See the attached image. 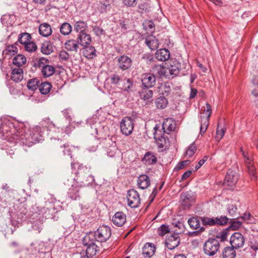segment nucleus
Returning <instances> with one entry per match:
<instances>
[{
	"label": "nucleus",
	"mask_w": 258,
	"mask_h": 258,
	"mask_svg": "<svg viewBox=\"0 0 258 258\" xmlns=\"http://www.w3.org/2000/svg\"><path fill=\"white\" fill-rule=\"evenodd\" d=\"M0 133L4 138L17 141L23 138L24 129H17L11 121L5 119L0 122Z\"/></svg>",
	"instance_id": "nucleus-1"
},
{
	"label": "nucleus",
	"mask_w": 258,
	"mask_h": 258,
	"mask_svg": "<svg viewBox=\"0 0 258 258\" xmlns=\"http://www.w3.org/2000/svg\"><path fill=\"white\" fill-rule=\"evenodd\" d=\"M42 128L39 126H36L30 128L29 132L25 133L24 130V135L23 138L20 139V140H26V144L28 146H32L33 144L43 140Z\"/></svg>",
	"instance_id": "nucleus-2"
},
{
	"label": "nucleus",
	"mask_w": 258,
	"mask_h": 258,
	"mask_svg": "<svg viewBox=\"0 0 258 258\" xmlns=\"http://www.w3.org/2000/svg\"><path fill=\"white\" fill-rule=\"evenodd\" d=\"M52 128L53 130H51L49 133L50 136V140L51 143L54 145H56V141L59 142L60 139V142L62 141L61 138L64 137V134L69 135L72 132V128L70 126H66L64 130L59 127H55L54 124L52 123Z\"/></svg>",
	"instance_id": "nucleus-3"
},
{
	"label": "nucleus",
	"mask_w": 258,
	"mask_h": 258,
	"mask_svg": "<svg viewBox=\"0 0 258 258\" xmlns=\"http://www.w3.org/2000/svg\"><path fill=\"white\" fill-rule=\"evenodd\" d=\"M220 248V243L218 239L211 238L204 244V251L206 254L212 256L217 253Z\"/></svg>",
	"instance_id": "nucleus-4"
},
{
	"label": "nucleus",
	"mask_w": 258,
	"mask_h": 258,
	"mask_svg": "<svg viewBox=\"0 0 258 258\" xmlns=\"http://www.w3.org/2000/svg\"><path fill=\"white\" fill-rule=\"evenodd\" d=\"M94 234L96 241L103 242L110 238L111 234V229L108 226L103 225L100 226Z\"/></svg>",
	"instance_id": "nucleus-5"
},
{
	"label": "nucleus",
	"mask_w": 258,
	"mask_h": 258,
	"mask_svg": "<svg viewBox=\"0 0 258 258\" xmlns=\"http://www.w3.org/2000/svg\"><path fill=\"white\" fill-rule=\"evenodd\" d=\"M206 107L204 109L203 114L205 115H201V127L200 133L202 135L204 134L209 123V118L211 114V107L208 103H207Z\"/></svg>",
	"instance_id": "nucleus-6"
},
{
	"label": "nucleus",
	"mask_w": 258,
	"mask_h": 258,
	"mask_svg": "<svg viewBox=\"0 0 258 258\" xmlns=\"http://www.w3.org/2000/svg\"><path fill=\"white\" fill-rule=\"evenodd\" d=\"M229 242L231 246L235 249H238L243 246L245 238L241 233L236 232L231 235Z\"/></svg>",
	"instance_id": "nucleus-7"
},
{
	"label": "nucleus",
	"mask_w": 258,
	"mask_h": 258,
	"mask_svg": "<svg viewBox=\"0 0 258 258\" xmlns=\"http://www.w3.org/2000/svg\"><path fill=\"white\" fill-rule=\"evenodd\" d=\"M134 120L130 117H123L120 122V130L121 133L125 136L131 135L134 130Z\"/></svg>",
	"instance_id": "nucleus-8"
},
{
	"label": "nucleus",
	"mask_w": 258,
	"mask_h": 258,
	"mask_svg": "<svg viewBox=\"0 0 258 258\" xmlns=\"http://www.w3.org/2000/svg\"><path fill=\"white\" fill-rule=\"evenodd\" d=\"M240 151L244 159V162L247 167L248 173L251 180H255L257 179L255 167L253 165L252 160L247 156V154L240 148Z\"/></svg>",
	"instance_id": "nucleus-9"
},
{
	"label": "nucleus",
	"mask_w": 258,
	"mask_h": 258,
	"mask_svg": "<svg viewBox=\"0 0 258 258\" xmlns=\"http://www.w3.org/2000/svg\"><path fill=\"white\" fill-rule=\"evenodd\" d=\"M116 61L118 68L122 71L129 70L133 64L131 58L125 54L117 57Z\"/></svg>",
	"instance_id": "nucleus-10"
},
{
	"label": "nucleus",
	"mask_w": 258,
	"mask_h": 258,
	"mask_svg": "<svg viewBox=\"0 0 258 258\" xmlns=\"http://www.w3.org/2000/svg\"><path fill=\"white\" fill-rule=\"evenodd\" d=\"M126 198L128 205L131 208H137L140 204L141 199L139 194L134 189H132L128 191Z\"/></svg>",
	"instance_id": "nucleus-11"
},
{
	"label": "nucleus",
	"mask_w": 258,
	"mask_h": 258,
	"mask_svg": "<svg viewBox=\"0 0 258 258\" xmlns=\"http://www.w3.org/2000/svg\"><path fill=\"white\" fill-rule=\"evenodd\" d=\"M33 213L31 215L32 219H46L48 218L50 215V211L47 208L36 206L33 207Z\"/></svg>",
	"instance_id": "nucleus-12"
},
{
	"label": "nucleus",
	"mask_w": 258,
	"mask_h": 258,
	"mask_svg": "<svg viewBox=\"0 0 258 258\" xmlns=\"http://www.w3.org/2000/svg\"><path fill=\"white\" fill-rule=\"evenodd\" d=\"M196 197L194 193L185 192L181 194L180 201L184 209H189L195 202Z\"/></svg>",
	"instance_id": "nucleus-13"
},
{
	"label": "nucleus",
	"mask_w": 258,
	"mask_h": 258,
	"mask_svg": "<svg viewBox=\"0 0 258 258\" xmlns=\"http://www.w3.org/2000/svg\"><path fill=\"white\" fill-rule=\"evenodd\" d=\"M180 66V63L176 60L169 62L167 67L169 78H172L179 74Z\"/></svg>",
	"instance_id": "nucleus-14"
},
{
	"label": "nucleus",
	"mask_w": 258,
	"mask_h": 258,
	"mask_svg": "<svg viewBox=\"0 0 258 258\" xmlns=\"http://www.w3.org/2000/svg\"><path fill=\"white\" fill-rule=\"evenodd\" d=\"M180 243V238L178 234L174 233L168 236L165 240L166 247L170 250L174 249Z\"/></svg>",
	"instance_id": "nucleus-15"
},
{
	"label": "nucleus",
	"mask_w": 258,
	"mask_h": 258,
	"mask_svg": "<svg viewBox=\"0 0 258 258\" xmlns=\"http://www.w3.org/2000/svg\"><path fill=\"white\" fill-rule=\"evenodd\" d=\"M141 81L143 86L151 88L155 84L156 78L152 74L145 73L142 75Z\"/></svg>",
	"instance_id": "nucleus-16"
},
{
	"label": "nucleus",
	"mask_w": 258,
	"mask_h": 258,
	"mask_svg": "<svg viewBox=\"0 0 258 258\" xmlns=\"http://www.w3.org/2000/svg\"><path fill=\"white\" fill-rule=\"evenodd\" d=\"M239 178L238 174L231 169L228 170L225 177V181L228 185L233 186L237 182Z\"/></svg>",
	"instance_id": "nucleus-17"
},
{
	"label": "nucleus",
	"mask_w": 258,
	"mask_h": 258,
	"mask_svg": "<svg viewBox=\"0 0 258 258\" xmlns=\"http://www.w3.org/2000/svg\"><path fill=\"white\" fill-rule=\"evenodd\" d=\"M77 40L79 44L83 47H87L92 41L91 37L87 32L77 34Z\"/></svg>",
	"instance_id": "nucleus-18"
},
{
	"label": "nucleus",
	"mask_w": 258,
	"mask_h": 258,
	"mask_svg": "<svg viewBox=\"0 0 258 258\" xmlns=\"http://www.w3.org/2000/svg\"><path fill=\"white\" fill-rule=\"evenodd\" d=\"M126 220V215L124 213L122 212H117L112 217V221L115 225L121 227L124 224Z\"/></svg>",
	"instance_id": "nucleus-19"
},
{
	"label": "nucleus",
	"mask_w": 258,
	"mask_h": 258,
	"mask_svg": "<svg viewBox=\"0 0 258 258\" xmlns=\"http://www.w3.org/2000/svg\"><path fill=\"white\" fill-rule=\"evenodd\" d=\"M176 126V123L172 118H167L164 120L162 124V129L164 133L169 134L173 131Z\"/></svg>",
	"instance_id": "nucleus-20"
},
{
	"label": "nucleus",
	"mask_w": 258,
	"mask_h": 258,
	"mask_svg": "<svg viewBox=\"0 0 258 258\" xmlns=\"http://www.w3.org/2000/svg\"><path fill=\"white\" fill-rule=\"evenodd\" d=\"M170 52L166 48L160 49L155 53V56L159 61H165L170 58Z\"/></svg>",
	"instance_id": "nucleus-21"
},
{
	"label": "nucleus",
	"mask_w": 258,
	"mask_h": 258,
	"mask_svg": "<svg viewBox=\"0 0 258 258\" xmlns=\"http://www.w3.org/2000/svg\"><path fill=\"white\" fill-rule=\"evenodd\" d=\"M188 223L190 227L193 230L199 229L198 231L203 232L205 228L203 227H200V220L196 217H192L188 219Z\"/></svg>",
	"instance_id": "nucleus-22"
},
{
	"label": "nucleus",
	"mask_w": 258,
	"mask_h": 258,
	"mask_svg": "<svg viewBox=\"0 0 258 258\" xmlns=\"http://www.w3.org/2000/svg\"><path fill=\"white\" fill-rule=\"evenodd\" d=\"M156 248L154 244L150 243H146L142 249V254L145 257H151L155 252Z\"/></svg>",
	"instance_id": "nucleus-23"
},
{
	"label": "nucleus",
	"mask_w": 258,
	"mask_h": 258,
	"mask_svg": "<svg viewBox=\"0 0 258 258\" xmlns=\"http://www.w3.org/2000/svg\"><path fill=\"white\" fill-rule=\"evenodd\" d=\"M145 43L152 50L157 49L159 46L158 40L153 35H148L146 38Z\"/></svg>",
	"instance_id": "nucleus-24"
},
{
	"label": "nucleus",
	"mask_w": 258,
	"mask_h": 258,
	"mask_svg": "<svg viewBox=\"0 0 258 258\" xmlns=\"http://www.w3.org/2000/svg\"><path fill=\"white\" fill-rule=\"evenodd\" d=\"M39 32L41 36L47 37L52 34V29L48 23H43L39 27Z\"/></svg>",
	"instance_id": "nucleus-25"
},
{
	"label": "nucleus",
	"mask_w": 258,
	"mask_h": 258,
	"mask_svg": "<svg viewBox=\"0 0 258 258\" xmlns=\"http://www.w3.org/2000/svg\"><path fill=\"white\" fill-rule=\"evenodd\" d=\"M157 159L155 154L150 151H148L146 153L142 161L147 165L155 164L157 163Z\"/></svg>",
	"instance_id": "nucleus-26"
},
{
	"label": "nucleus",
	"mask_w": 258,
	"mask_h": 258,
	"mask_svg": "<svg viewBox=\"0 0 258 258\" xmlns=\"http://www.w3.org/2000/svg\"><path fill=\"white\" fill-rule=\"evenodd\" d=\"M150 184V178L146 175H141L138 179V185L141 189L147 188Z\"/></svg>",
	"instance_id": "nucleus-27"
},
{
	"label": "nucleus",
	"mask_w": 258,
	"mask_h": 258,
	"mask_svg": "<svg viewBox=\"0 0 258 258\" xmlns=\"http://www.w3.org/2000/svg\"><path fill=\"white\" fill-rule=\"evenodd\" d=\"M88 28L87 22L84 21H77L74 24V30L78 34L87 32Z\"/></svg>",
	"instance_id": "nucleus-28"
},
{
	"label": "nucleus",
	"mask_w": 258,
	"mask_h": 258,
	"mask_svg": "<svg viewBox=\"0 0 258 258\" xmlns=\"http://www.w3.org/2000/svg\"><path fill=\"white\" fill-rule=\"evenodd\" d=\"M23 79V71L20 68H15L11 73V79L16 82H19Z\"/></svg>",
	"instance_id": "nucleus-29"
},
{
	"label": "nucleus",
	"mask_w": 258,
	"mask_h": 258,
	"mask_svg": "<svg viewBox=\"0 0 258 258\" xmlns=\"http://www.w3.org/2000/svg\"><path fill=\"white\" fill-rule=\"evenodd\" d=\"M150 88L143 86L141 90L139 91V95L142 99L146 100L152 97L153 91L149 89Z\"/></svg>",
	"instance_id": "nucleus-30"
},
{
	"label": "nucleus",
	"mask_w": 258,
	"mask_h": 258,
	"mask_svg": "<svg viewBox=\"0 0 258 258\" xmlns=\"http://www.w3.org/2000/svg\"><path fill=\"white\" fill-rule=\"evenodd\" d=\"M80 187L78 185H72L69 188L68 197L73 200H77L80 198L79 192Z\"/></svg>",
	"instance_id": "nucleus-31"
},
{
	"label": "nucleus",
	"mask_w": 258,
	"mask_h": 258,
	"mask_svg": "<svg viewBox=\"0 0 258 258\" xmlns=\"http://www.w3.org/2000/svg\"><path fill=\"white\" fill-rule=\"evenodd\" d=\"M79 45L77 39H70L66 41L64 46L68 51L77 52L79 49Z\"/></svg>",
	"instance_id": "nucleus-32"
},
{
	"label": "nucleus",
	"mask_w": 258,
	"mask_h": 258,
	"mask_svg": "<svg viewBox=\"0 0 258 258\" xmlns=\"http://www.w3.org/2000/svg\"><path fill=\"white\" fill-rule=\"evenodd\" d=\"M95 240L96 237L94 232H90L83 238V243L86 246H91L93 244H96L95 243Z\"/></svg>",
	"instance_id": "nucleus-33"
},
{
	"label": "nucleus",
	"mask_w": 258,
	"mask_h": 258,
	"mask_svg": "<svg viewBox=\"0 0 258 258\" xmlns=\"http://www.w3.org/2000/svg\"><path fill=\"white\" fill-rule=\"evenodd\" d=\"M236 254L235 249L232 246L225 247L222 251L223 258H235Z\"/></svg>",
	"instance_id": "nucleus-34"
},
{
	"label": "nucleus",
	"mask_w": 258,
	"mask_h": 258,
	"mask_svg": "<svg viewBox=\"0 0 258 258\" xmlns=\"http://www.w3.org/2000/svg\"><path fill=\"white\" fill-rule=\"evenodd\" d=\"M98 252L99 249L96 244L87 246L86 254L88 258H94Z\"/></svg>",
	"instance_id": "nucleus-35"
},
{
	"label": "nucleus",
	"mask_w": 258,
	"mask_h": 258,
	"mask_svg": "<svg viewBox=\"0 0 258 258\" xmlns=\"http://www.w3.org/2000/svg\"><path fill=\"white\" fill-rule=\"evenodd\" d=\"M171 91V84L169 82H165L159 87V92L163 95L168 96Z\"/></svg>",
	"instance_id": "nucleus-36"
},
{
	"label": "nucleus",
	"mask_w": 258,
	"mask_h": 258,
	"mask_svg": "<svg viewBox=\"0 0 258 258\" xmlns=\"http://www.w3.org/2000/svg\"><path fill=\"white\" fill-rule=\"evenodd\" d=\"M53 51L52 45L50 41H45L41 44V51L43 54L48 55Z\"/></svg>",
	"instance_id": "nucleus-37"
},
{
	"label": "nucleus",
	"mask_w": 258,
	"mask_h": 258,
	"mask_svg": "<svg viewBox=\"0 0 258 258\" xmlns=\"http://www.w3.org/2000/svg\"><path fill=\"white\" fill-rule=\"evenodd\" d=\"M168 103L167 99L163 96L157 98L155 100L156 106L158 109H162L166 107Z\"/></svg>",
	"instance_id": "nucleus-38"
},
{
	"label": "nucleus",
	"mask_w": 258,
	"mask_h": 258,
	"mask_svg": "<svg viewBox=\"0 0 258 258\" xmlns=\"http://www.w3.org/2000/svg\"><path fill=\"white\" fill-rule=\"evenodd\" d=\"M72 31V27L70 24L67 22L62 23L59 27L60 33L64 35H68Z\"/></svg>",
	"instance_id": "nucleus-39"
},
{
	"label": "nucleus",
	"mask_w": 258,
	"mask_h": 258,
	"mask_svg": "<svg viewBox=\"0 0 258 258\" xmlns=\"http://www.w3.org/2000/svg\"><path fill=\"white\" fill-rule=\"evenodd\" d=\"M55 68L51 65L48 64L41 70V73L44 78H47L51 76L54 73Z\"/></svg>",
	"instance_id": "nucleus-40"
},
{
	"label": "nucleus",
	"mask_w": 258,
	"mask_h": 258,
	"mask_svg": "<svg viewBox=\"0 0 258 258\" xmlns=\"http://www.w3.org/2000/svg\"><path fill=\"white\" fill-rule=\"evenodd\" d=\"M17 47L14 45H8L3 51V55H5V57L7 56L11 57L17 53Z\"/></svg>",
	"instance_id": "nucleus-41"
},
{
	"label": "nucleus",
	"mask_w": 258,
	"mask_h": 258,
	"mask_svg": "<svg viewBox=\"0 0 258 258\" xmlns=\"http://www.w3.org/2000/svg\"><path fill=\"white\" fill-rule=\"evenodd\" d=\"M83 53L84 56L87 58H91L96 54V49L94 47L88 46L83 47Z\"/></svg>",
	"instance_id": "nucleus-42"
},
{
	"label": "nucleus",
	"mask_w": 258,
	"mask_h": 258,
	"mask_svg": "<svg viewBox=\"0 0 258 258\" xmlns=\"http://www.w3.org/2000/svg\"><path fill=\"white\" fill-rule=\"evenodd\" d=\"M26 62V57L22 54L17 55V56L14 57L13 60V64L18 67V68L25 64Z\"/></svg>",
	"instance_id": "nucleus-43"
},
{
	"label": "nucleus",
	"mask_w": 258,
	"mask_h": 258,
	"mask_svg": "<svg viewBox=\"0 0 258 258\" xmlns=\"http://www.w3.org/2000/svg\"><path fill=\"white\" fill-rule=\"evenodd\" d=\"M122 86L123 87L119 88L124 91L130 92L133 86V82L130 79H124L122 82Z\"/></svg>",
	"instance_id": "nucleus-44"
},
{
	"label": "nucleus",
	"mask_w": 258,
	"mask_h": 258,
	"mask_svg": "<svg viewBox=\"0 0 258 258\" xmlns=\"http://www.w3.org/2000/svg\"><path fill=\"white\" fill-rule=\"evenodd\" d=\"M51 84L47 82H43L39 87V90L41 94H47L51 89Z\"/></svg>",
	"instance_id": "nucleus-45"
},
{
	"label": "nucleus",
	"mask_w": 258,
	"mask_h": 258,
	"mask_svg": "<svg viewBox=\"0 0 258 258\" xmlns=\"http://www.w3.org/2000/svg\"><path fill=\"white\" fill-rule=\"evenodd\" d=\"M154 70L157 71V74L160 76L169 78L167 67L158 65L155 67Z\"/></svg>",
	"instance_id": "nucleus-46"
},
{
	"label": "nucleus",
	"mask_w": 258,
	"mask_h": 258,
	"mask_svg": "<svg viewBox=\"0 0 258 258\" xmlns=\"http://www.w3.org/2000/svg\"><path fill=\"white\" fill-rule=\"evenodd\" d=\"M154 139L156 140V144L158 146V148H163L166 144V138L162 136L157 137L156 131L154 133Z\"/></svg>",
	"instance_id": "nucleus-47"
},
{
	"label": "nucleus",
	"mask_w": 258,
	"mask_h": 258,
	"mask_svg": "<svg viewBox=\"0 0 258 258\" xmlns=\"http://www.w3.org/2000/svg\"><path fill=\"white\" fill-rule=\"evenodd\" d=\"M111 83L113 84L116 85L119 88H122V82L123 79H121L119 76L116 74H113L110 77Z\"/></svg>",
	"instance_id": "nucleus-48"
},
{
	"label": "nucleus",
	"mask_w": 258,
	"mask_h": 258,
	"mask_svg": "<svg viewBox=\"0 0 258 258\" xmlns=\"http://www.w3.org/2000/svg\"><path fill=\"white\" fill-rule=\"evenodd\" d=\"M202 223L206 226H213L215 225V217H203L201 218Z\"/></svg>",
	"instance_id": "nucleus-49"
},
{
	"label": "nucleus",
	"mask_w": 258,
	"mask_h": 258,
	"mask_svg": "<svg viewBox=\"0 0 258 258\" xmlns=\"http://www.w3.org/2000/svg\"><path fill=\"white\" fill-rule=\"evenodd\" d=\"M39 81L36 78L30 79L27 83V87L29 90L35 91L38 87Z\"/></svg>",
	"instance_id": "nucleus-50"
},
{
	"label": "nucleus",
	"mask_w": 258,
	"mask_h": 258,
	"mask_svg": "<svg viewBox=\"0 0 258 258\" xmlns=\"http://www.w3.org/2000/svg\"><path fill=\"white\" fill-rule=\"evenodd\" d=\"M31 37L29 33H23L20 35L19 37V41L21 44L25 45L31 40Z\"/></svg>",
	"instance_id": "nucleus-51"
},
{
	"label": "nucleus",
	"mask_w": 258,
	"mask_h": 258,
	"mask_svg": "<svg viewBox=\"0 0 258 258\" xmlns=\"http://www.w3.org/2000/svg\"><path fill=\"white\" fill-rule=\"evenodd\" d=\"M229 223L230 224V228L235 230L238 229L242 225V222L237 220L236 218L230 219Z\"/></svg>",
	"instance_id": "nucleus-52"
},
{
	"label": "nucleus",
	"mask_w": 258,
	"mask_h": 258,
	"mask_svg": "<svg viewBox=\"0 0 258 258\" xmlns=\"http://www.w3.org/2000/svg\"><path fill=\"white\" fill-rule=\"evenodd\" d=\"M38 221H34L32 223V228L33 230H36L38 233H40L43 228V223L44 220L43 219H37Z\"/></svg>",
	"instance_id": "nucleus-53"
},
{
	"label": "nucleus",
	"mask_w": 258,
	"mask_h": 258,
	"mask_svg": "<svg viewBox=\"0 0 258 258\" xmlns=\"http://www.w3.org/2000/svg\"><path fill=\"white\" fill-rule=\"evenodd\" d=\"M229 219L226 216L215 217V225H224L228 222Z\"/></svg>",
	"instance_id": "nucleus-54"
},
{
	"label": "nucleus",
	"mask_w": 258,
	"mask_h": 258,
	"mask_svg": "<svg viewBox=\"0 0 258 258\" xmlns=\"http://www.w3.org/2000/svg\"><path fill=\"white\" fill-rule=\"evenodd\" d=\"M197 151V147L194 143L191 144L185 152V155L188 157H192Z\"/></svg>",
	"instance_id": "nucleus-55"
},
{
	"label": "nucleus",
	"mask_w": 258,
	"mask_h": 258,
	"mask_svg": "<svg viewBox=\"0 0 258 258\" xmlns=\"http://www.w3.org/2000/svg\"><path fill=\"white\" fill-rule=\"evenodd\" d=\"M48 63V59L44 57H41L37 61V63L35 64V66L42 70L44 68L45 66H47Z\"/></svg>",
	"instance_id": "nucleus-56"
},
{
	"label": "nucleus",
	"mask_w": 258,
	"mask_h": 258,
	"mask_svg": "<svg viewBox=\"0 0 258 258\" xmlns=\"http://www.w3.org/2000/svg\"><path fill=\"white\" fill-rule=\"evenodd\" d=\"M225 132V130H224V128L223 127L220 128V124L218 123L216 130V134L215 136L216 140L217 141H220L224 136Z\"/></svg>",
	"instance_id": "nucleus-57"
},
{
	"label": "nucleus",
	"mask_w": 258,
	"mask_h": 258,
	"mask_svg": "<svg viewBox=\"0 0 258 258\" xmlns=\"http://www.w3.org/2000/svg\"><path fill=\"white\" fill-rule=\"evenodd\" d=\"M169 232L170 228L168 225L163 224L158 228V233L160 236H163Z\"/></svg>",
	"instance_id": "nucleus-58"
},
{
	"label": "nucleus",
	"mask_w": 258,
	"mask_h": 258,
	"mask_svg": "<svg viewBox=\"0 0 258 258\" xmlns=\"http://www.w3.org/2000/svg\"><path fill=\"white\" fill-rule=\"evenodd\" d=\"M63 146L60 145V151H61L63 155H71V150L70 146L68 144H62Z\"/></svg>",
	"instance_id": "nucleus-59"
},
{
	"label": "nucleus",
	"mask_w": 258,
	"mask_h": 258,
	"mask_svg": "<svg viewBox=\"0 0 258 258\" xmlns=\"http://www.w3.org/2000/svg\"><path fill=\"white\" fill-rule=\"evenodd\" d=\"M110 4L109 1L108 0L103 1L101 3L100 7V12L103 13L106 12L110 9Z\"/></svg>",
	"instance_id": "nucleus-60"
},
{
	"label": "nucleus",
	"mask_w": 258,
	"mask_h": 258,
	"mask_svg": "<svg viewBox=\"0 0 258 258\" xmlns=\"http://www.w3.org/2000/svg\"><path fill=\"white\" fill-rule=\"evenodd\" d=\"M240 218L244 220H247L248 223H254L255 222V219L249 213H244Z\"/></svg>",
	"instance_id": "nucleus-61"
},
{
	"label": "nucleus",
	"mask_w": 258,
	"mask_h": 258,
	"mask_svg": "<svg viewBox=\"0 0 258 258\" xmlns=\"http://www.w3.org/2000/svg\"><path fill=\"white\" fill-rule=\"evenodd\" d=\"M228 233V229H226L221 232L219 233L217 236L216 239H219L221 241H224L227 239V235Z\"/></svg>",
	"instance_id": "nucleus-62"
},
{
	"label": "nucleus",
	"mask_w": 258,
	"mask_h": 258,
	"mask_svg": "<svg viewBox=\"0 0 258 258\" xmlns=\"http://www.w3.org/2000/svg\"><path fill=\"white\" fill-rule=\"evenodd\" d=\"M25 49L29 52L35 51L37 49V45L35 42L30 41L25 45Z\"/></svg>",
	"instance_id": "nucleus-63"
},
{
	"label": "nucleus",
	"mask_w": 258,
	"mask_h": 258,
	"mask_svg": "<svg viewBox=\"0 0 258 258\" xmlns=\"http://www.w3.org/2000/svg\"><path fill=\"white\" fill-rule=\"evenodd\" d=\"M227 211L229 215L232 217H235L236 216L237 207L232 204L228 205L227 208Z\"/></svg>",
	"instance_id": "nucleus-64"
}]
</instances>
